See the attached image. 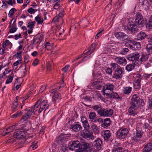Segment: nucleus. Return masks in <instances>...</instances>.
<instances>
[{"mask_svg": "<svg viewBox=\"0 0 152 152\" xmlns=\"http://www.w3.org/2000/svg\"><path fill=\"white\" fill-rule=\"evenodd\" d=\"M115 86L113 84L109 83H106L104 86L102 90L103 94L106 96L111 95V93L113 92Z\"/></svg>", "mask_w": 152, "mask_h": 152, "instance_id": "f257e3e1", "label": "nucleus"}, {"mask_svg": "<svg viewBox=\"0 0 152 152\" xmlns=\"http://www.w3.org/2000/svg\"><path fill=\"white\" fill-rule=\"evenodd\" d=\"M133 20H134V19L132 18H129V22L127 25V28L130 31L135 33L137 32L138 28L136 23L134 21H132Z\"/></svg>", "mask_w": 152, "mask_h": 152, "instance_id": "f03ea898", "label": "nucleus"}, {"mask_svg": "<svg viewBox=\"0 0 152 152\" xmlns=\"http://www.w3.org/2000/svg\"><path fill=\"white\" fill-rule=\"evenodd\" d=\"M129 132L127 128L122 127L117 132V135L119 138L124 139L127 137Z\"/></svg>", "mask_w": 152, "mask_h": 152, "instance_id": "7ed1b4c3", "label": "nucleus"}, {"mask_svg": "<svg viewBox=\"0 0 152 152\" xmlns=\"http://www.w3.org/2000/svg\"><path fill=\"white\" fill-rule=\"evenodd\" d=\"M96 46V44H92L90 47L89 48L88 51L86 52V53H88V55L85 56L78 63L80 64L89 58L91 57V54L94 52Z\"/></svg>", "mask_w": 152, "mask_h": 152, "instance_id": "20e7f679", "label": "nucleus"}, {"mask_svg": "<svg viewBox=\"0 0 152 152\" xmlns=\"http://www.w3.org/2000/svg\"><path fill=\"white\" fill-rule=\"evenodd\" d=\"M80 135L86 139H93L94 138L93 133L90 132L89 129H84L81 131L80 133Z\"/></svg>", "mask_w": 152, "mask_h": 152, "instance_id": "39448f33", "label": "nucleus"}, {"mask_svg": "<svg viewBox=\"0 0 152 152\" xmlns=\"http://www.w3.org/2000/svg\"><path fill=\"white\" fill-rule=\"evenodd\" d=\"M114 35L118 40H121L123 42L125 40H127L128 41L129 40L128 36L122 32H116Z\"/></svg>", "mask_w": 152, "mask_h": 152, "instance_id": "423d86ee", "label": "nucleus"}, {"mask_svg": "<svg viewBox=\"0 0 152 152\" xmlns=\"http://www.w3.org/2000/svg\"><path fill=\"white\" fill-rule=\"evenodd\" d=\"M136 132L134 133V139L136 142L139 141L143 136V132L142 130L138 127H137L136 129Z\"/></svg>", "mask_w": 152, "mask_h": 152, "instance_id": "0eeeda50", "label": "nucleus"}, {"mask_svg": "<svg viewBox=\"0 0 152 152\" xmlns=\"http://www.w3.org/2000/svg\"><path fill=\"white\" fill-rule=\"evenodd\" d=\"M140 56L139 53L136 52L128 55L127 58L129 60L132 61L133 63L135 64V62L138 61Z\"/></svg>", "mask_w": 152, "mask_h": 152, "instance_id": "6e6552de", "label": "nucleus"}, {"mask_svg": "<svg viewBox=\"0 0 152 152\" xmlns=\"http://www.w3.org/2000/svg\"><path fill=\"white\" fill-rule=\"evenodd\" d=\"M136 19L135 20V23L138 25L142 26L144 21V18L141 13L136 12L135 15Z\"/></svg>", "mask_w": 152, "mask_h": 152, "instance_id": "1a4fd4ad", "label": "nucleus"}, {"mask_svg": "<svg viewBox=\"0 0 152 152\" xmlns=\"http://www.w3.org/2000/svg\"><path fill=\"white\" fill-rule=\"evenodd\" d=\"M128 111L130 115L134 116L137 115L138 112V107L137 106L131 105L128 109Z\"/></svg>", "mask_w": 152, "mask_h": 152, "instance_id": "9d476101", "label": "nucleus"}, {"mask_svg": "<svg viewBox=\"0 0 152 152\" xmlns=\"http://www.w3.org/2000/svg\"><path fill=\"white\" fill-rule=\"evenodd\" d=\"M140 97L138 95L134 94L132 96L130 101L131 105L138 106L140 102Z\"/></svg>", "mask_w": 152, "mask_h": 152, "instance_id": "9b49d317", "label": "nucleus"}, {"mask_svg": "<svg viewBox=\"0 0 152 152\" xmlns=\"http://www.w3.org/2000/svg\"><path fill=\"white\" fill-rule=\"evenodd\" d=\"M27 111L26 113L21 118L20 120L21 121H26L27 120L29 119L31 115H35L34 111H31V110L30 109L27 110Z\"/></svg>", "mask_w": 152, "mask_h": 152, "instance_id": "f8f14e48", "label": "nucleus"}, {"mask_svg": "<svg viewBox=\"0 0 152 152\" xmlns=\"http://www.w3.org/2000/svg\"><path fill=\"white\" fill-rule=\"evenodd\" d=\"M43 39V35L42 34H39L35 37L32 40V44L36 45L38 43H40Z\"/></svg>", "mask_w": 152, "mask_h": 152, "instance_id": "ddd939ff", "label": "nucleus"}, {"mask_svg": "<svg viewBox=\"0 0 152 152\" xmlns=\"http://www.w3.org/2000/svg\"><path fill=\"white\" fill-rule=\"evenodd\" d=\"M123 70L122 68L119 66L115 70V73L113 75V78L118 79L121 77V75L122 74Z\"/></svg>", "mask_w": 152, "mask_h": 152, "instance_id": "4468645a", "label": "nucleus"}, {"mask_svg": "<svg viewBox=\"0 0 152 152\" xmlns=\"http://www.w3.org/2000/svg\"><path fill=\"white\" fill-rule=\"evenodd\" d=\"M114 60L117 63L123 66H125L127 63L126 60L124 57H117L114 58Z\"/></svg>", "mask_w": 152, "mask_h": 152, "instance_id": "2eb2a0df", "label": "nucleus"}, {"mask_svg": "<svg viewBox=\"0 0 152 152\" xmlns=\"http://www.w3.org/2000/svg\"><path fill=\"white\" fill-rule=\"evenodd\" d=\"M38 101H39V103L40 107V109L38 111V112L40 113L45 108L47 103V100H42V99H40Z\"/></svg>", "mask_w": 152, "mask_h": 152, "instance_id": "dca6fc26", "label": "nucleus"}, {"mask_svg": "<svg viewBox=\"0 0 152 152\" xmlns=\"http://www.w3.org/2000/svg\"><path fill=\"white\" fill-rule=\"evenodd\" d=\"M80 142L78 140L72 141L70 142V145L68 147L69 149L73 150L75 148H77L79 146Z\"/></svg>", "mask_w": 152, "mask_h": 152, "instance_id": "f3484780", "label": "nucleus"}, {"mask_svg": "<svg viewBox=\"0 0 152 152\" xmlns=\"http://www.w3.org/2000/svg\"><path fill=\"white\" fill-rule=\"evenodd\" d=\"M111 133L109 130H105L102 132L101 134L105 140H108L111 136Z\"/></svg>", "mask_w": 152, "mask_h": 152, "instance_id": "a211bd4d", "label": "nucleus"}, {"mask_svg": "<svg viewBox=\"0 0 152 152\" xmlns=\"http://www.w3.org/2000/svg\"><path fill=\"white\" fill-rule=\"evenodd\" d=\"M25 136V134L23 131H17L14 134V137L17 139H22Z\"/></svg>", "mask_w": 152, "mask_h": 152, "instance_id": "6ab92c4d", "label": "nucleus"}, {"mask_svg": "<svg viewBox=\"0 0 152 152\" xmlns=\"http://www.w3.org/2000/svg\"><path fill=\"white\" fill-rule=\"evenodd\" d=\"M16 20V19L15 18L12 19V20L10 22V27H11V24L12 23V22L13 21V23L12 25V27L10 30V32L11 33H13L15 32L17 30V28L16 27V24L15 22Z\"/></svg>", "mask_w": 152, "mask_h": 152, "instance_id": "aec40b11", "label": "nucleus"}, {"mask_svg": "<svg viewBox=\"0 0 152 152\" xmlns=\"http://www.w3.org/2000/svg\"><path fill=\"white\" fill-rule=\"evenodd\" d=\"M91 128L92 132L95 134H98L99 133V128L94 123L91 126Z\"/></svg>", "mask_w": 152, "mask_h": 152, "instance_id": "412c9836", "label": "nucleus"}, {"mask_svg": "<svg viewBox=\"0 0 152 152\" xmlns=\"http://www.w3.org/2000/svg\"><path fill=\"white\" fill-rule=\"evenodd\" d=\"M18 129H19V128L17 127V126L16 125L12 126L7 129L6 131L7 132L5 133L4 135H7L9 136L10 135V132Z\"/></svg>", "mask_w": 152, "mask_h": 152, "instance_id": "4be33fe9", "label": "nucleus"}, {"mask_svg": "<svg viewBox=\"0 0 152 152\" xmlns=\"http://www.w3.org/2000/svg\"><path fill=\"white\" fill-rule=\"evenodd\" d=\"M72 129L75 132H79L82 129V126L78 123L71 125Z\"/></svg>", "mask_w": 152, "mask_h": 152, "instance_id": "5701e85b", "label": "nucleus"}, {"mask_svg": "<svg viewBox=\"0 0 152 152\" xmlns=\"http://www.w3.org/2000/svg\"><path fill=\"white\" fill-rule=\"evenodd\" d=\"M18 97H16V100L14 101L12 104L11 106L12 111L14 112L18 110Z\"/></svg>", "mask_w": 152, "mask_h": 152, "instance_id": "b1692460", "label": "nucleus"}, {"mask_svg": "<svg viewBox=\"0 0 152 152\" xmlns=\"http://www.w3.org/2000/svg\"><path fill=\"white\" fill-rule=\"evenodd\" d=\"M82 147L83 148L84 150L89 151L90 152L93 151V149L92 147H90L88 143L86 142L83 143Z\"/></svg>", "mask_w": 152, "mask_h": 152, "instance_id": "393cba45", "label": "nucleus"}, {"mask_svg": "<svg viewBox=\"0 0 152 152\" xmlns=\"http://www.w3.org/2000/svg\"><path fill=\"white\" fill-rule=\"evenodd\" d=\"M152 150V143H148L145 145L143 152H149Z\"/></svg>", "mask_w": 152, "mask_h": 152, "instance_id": "a878e982", "label": "nucleus"}, {"mask_svg": "<svg viewBox=\"0 0 152 152\" xmlns=\"http://www.w3.org/2000/svg\"><path fill=\"white\" fill-rule=\"evenodd\" d=\"M111 121L109 118H106L104 119L103 122L101 124V126L104 128H106L109 126Z\"/></svg>", "mask_w": 152, "mask_h": 152, "instance_id": "bb28decb", "label": "nucleus"}, {"mask_svg": "<svg viewBox=\"0 0 152 152\" xmlns=\"http://www.w3.org/2000/svg\"><path fill=\"white\" fill-rule=\"evenodd\" d=\"M132 88L130 86H125L123 88L122 91L124 94L126 95H129L132 92Z\"/></svg>", "mask_w": 152, "mask_h": 152, "instance_id": "cd10ccee", "label": "nucleus"}, {"mask_svg": "<svg viewBox=\"0 0 152 152\" xmlns=\"http://www.w3.org/2000/svg\"><path fill=\"white\" fill-rule=\"evenodd\" d=\"M147 36L145 33L140 32L136 36V39L138 40H142L144 39L145 37Z\"/></svg>", "mask_w": 152, "mask_h": 152, "instance_id": "c85d7f7f", "label": "nucleus"}, {"mask_svg": "<svg viewBox=\"0 0 152 152\" xmlns=\"http://www.w3.org/2000/svg\"><path fill=\"white\" fill-rule=\"evenodd\" d=\"M128 42L132 44L134 47V48L140 49L141 47V44L139 42L129 39L128 40Z\"/></svg>", "mask_w": 152, "mask_h": 152, "instance_id": "c756f323", "label": "nucleus"}, {"mask_svg": "<svg viewBox=\"0 0 152 152\" xmlns=\"http://www.w3.org/2000/svg\"><path fill=\"white\" fill-rule=\"evenodd\" d=\"M133 77L134 79V82H140L142 79V77L140 74H134Z\"/></svg>", "mask_w": 152, "mask_h": 152, "instance_id": "7c9ffc66", "label": "nucleus"}, {"mask_svg": "<svg viewBox=\"0 0 152 152\" xmlns=\"http://www.w3.org/2000/svg\"><path fill=\"white\" fill-rule=\"evenodd\" d=\"M89 117L90 121L92 122H96V115L95 113L91 112L89 114Z\"/></svg>", "mask_w": 152, "mask_h": 152, "instance_id": "2f4dec72", "label": "nucleus"}, {"mask_svg": "<svg viewBox=\"0 0 152 152\" xmlns=\"http://www.w3.org/2000/svg\"><path fill=\"white\" fill-rule=\"evenodd\" d=\"M35 23H36L35 21L30 22L28 23L27 27L28 28H29L28 30V34H30L32 33L33 28L34 26V24Z\"/></svg>", "mask_w": 152, "mask_h": 152, "instance_id": "473e14b6", "label": "nucleus"}, {"mask_svg": "<svg viewBox=\"0 0 152 152\" xmlns=\"http://www.w3.org/2000/svg\"><path fill=\"white\" fill-rule=\"evenodd\" d=\"M2 46L4 49H5L7 46H8L9 48L10 49L12 47V44L8 40H6L5 42L3 43Z\"/></svg>", "mask_w": 152, "mask_h": 152, "instance_id": "72a5a7b5", "label": "nucleus"}, {"mask_svg": "<svg viewBox=\"0 0 152 152\" xmlns=\"http://www.w3.org/2000/svg\"><path fill=\"white\" fill-rule=\"evenodd\" d=\"M145 48L148 54L152 53V43H148L145 45Z\"/></svg>", "mask_w": 152, "mask_h": 152, "instance_id": "f704fd0d", "label": "nucleus"}, {"mask_svg": "<svg viewBox=\"0 0 152 152\" xmlns=\"http://www.w3.org/2000/svg\"><path fill=\"white\" fill-rule=\"evenodd\" d=\"M113 113V111L112 109H105L104 117L111 116Z\"/></svg>", "mask_w": 152, "mask_h": 152, "instance_id": "c9c22d12", "label": "nucleus"}, {"mask_svg": "<svg viewBox=\"0 0 152 152\" xmlns=\"http://www.w3.org/2000/svg\"><path fill=\"white\" fill-rule=\"evenodd\" d=\"M108 96H109L111 98H115L118 100H121L122 99L121 97L119 96L118 93L116 92L113 93V92L111 93V95Z\"/></svg>", "mask_w": 152, "mask_h": 152, "instance_id": "e433bc0d", "label": "nucleus"}, {"mask_svg": "<svg viewBox=\"0 0 152 152\" xmlns=\"http://www.w3.org/2000/svg\"><path fill=\"white\" fill-rule=\"evenodd\" d=\"M23 113V112L21 111H18L15 114L12 115L11 117L12 118H16L18 117L21 116Z\"/></svg>", "mask_w": 152, "mask_h": 152, "instance_id": "4c0bfd02", "label": "nucleus"}, {"mask_svg": "<svg viewBox=\"0 0 152 152\" xmlns=\"http://www.w3.org/2000/svg\"><path fill=\"white\" fill-rule=\"evenodd\" d=\"M61 95L60 93L58 92H55L52 98L53 100L54 101H56V99H60L61 97Z\"/></svg>", "mask_w": 152, "mask_h": 152, "instance_id": "58836bf2", "label": "nucleus"}, {"mask_svg": "<svg viewBox=\"0 0 152 152\" xmlns=\"http://www.w3.org/2000/svg\"><path fill=\"white\" fill-rule=\"evenodd\" d=\"M135 66L132 64H128L126 67L125 69L128 72L132 71L134 68Z\"/></svg>", "mask_w": 152, "mask_h": 152, "instance_id": "ea45409f", "label": "nucleus"}, {"mask_svg": "<svg viewBox=\"0 0 152 152\" xmlns=\"http://www.w3.org/2000/svg\"><path fill=\"white\" fill-rule=\"evenodd\" d=\"M39 101H38L35 104L31 107V108L30 109V110H31V111H34L35 114L36 111L37 110H36V109L38 107V106L39 105Z\"/></svg>", "mask_w": 152, "mask_h": 152, "instance_id": "a19ab883", "label": "nucleus"}, {"mask_svg": "<svg viewBox=\"0 0 152 152\" xmlns=\"http://www.w3.org/2000/svg\"><path fill=\"white\" fill-rule=\"evenodd\" d=\"M35 20L37 22V24H42L44 21L43 18H41L39 16L36 17L35 18Z\"/></svg>", "mask_w": 152, "mask_h": 152, "instance_id": "79ce46f5", "label": "nucleus"}, {"mask_svg": "<svg viewBox=\"0 0 152 152\" xmlns=\"http://www.w3.org/2000/svg\"><path fill=\"white\" fill-rule=\"evenodd\" d=\"M105 110V109H102L101 108L99 110V111H97V112L100 116L104 117Z\"/></svg>", "mask_w": 152, "mask_h": 152, "instance_id": "37998d69", "label": "nucleus"}, {"mask_svg": "<svg viewBox=\"0 0 152 152\" xmlns=\"http://www.w3.org/2000/svg\"><path fill=\"white\" fill-rule=\"evenodd\" d=\"M53 46V44H50L49 42H46L45 43V48L48 50H50L52 48Z\"/></svg>", "mask_w": 152, "mask_h": 152, "instance_id": "c03bdc74", "label": "nucleus"}, {"mask_svg": "<svg viewBox=\"0 0 152 152\" xmlns=\"http://www.w3.org/2000/svg\"><path fill=\"white\" fill-rule=\"evenodd\" d=\"M37 11V10L30 7L27 10V12L31 14H34Z\"/></svg>", "mask_w": 152, "mask_h": 152, "instance_id": "a18cd8bd", "label": "nucleus"}, {"mask_svg": "<svg viewBox=\"0 0 152 152\" xmlns=\"http://www.w3.org/2000/svg\"><path fill=\"white\" fill-rule=\"evenodd\" d=\"M148 57L147 55L146 54H142L140 58V61L141 62L146 61L147 60Z\"/></svg>", "mask_w": 152, "mask_h": 152, "instance_id": "49530a36", "label": "nucleus"}, {"mask_svg": "<svg viewBox=\"0 0 152 152\" xmlns=\"http://www.w3.org/2000/svg\"><path fill=\"white\" fill-rule=\"evenodd\" d=\"M134 87L135 89H140V82L134 81Z\"/></svg>", "mask_w": 152, "mask_h": 152, "instance_id": "de8ad7c7", "label": "nucleus"}, {"mask_svg": "<svg viewBox=\"0 0 152 152\" xmlns=\"http://www.w3.org/2000/svg\"><path fill=\"white\" fill-rule=\"evenodd\" d=\"M110 66H111V67L113 68V70H115L120 66L117 63H112L110 64Z\"/></svg>", "mask_w": 152, "mask_h": 152, "instance_id": "09e8293b", "label": "nucleus"}, {"mask_svg": "<svg viewBox=\"0 0 152 152\" xmlns=\"http://www.w3.org/2000/svg\"><path fill=\"white\" fill-rule=\"evenodd\" d=\"M64 83L63 80H62L60 84L59 83L56 84V87L58 88V89H60L61 88L63 87L64 86Z\"/></svg>", "mask_w": 152, "mask_h": 152, "instance_id": "8fccbe9b", "label": "nucleus"}, {"mask_svg": "<svg viewBox=\"0 0 152 152\" xmlns=\"http://www.w3.org/2000/svg\"><path fill=\"white\" fill-rule=\"evenodd\" d=\"M143 127L145 129H148L150 130L151 128L150 125L148 123H144L143 125Z\"/></svg>", "mask_w": 152, "mask_h": 152, "instance_id": "3c124183", "label": "nucleus"}, {"mask_svg": "<svg viewBox=\"0 0 152 152\" xmlns=\"http://www.w3.org/2000/svg\"><path fill=\"white\" fill-rule=\"evenodd\" d=\"M13 79V77L11 76H9L8 78L6 81L5 83L8 84L12 82Z\"/></svg>", "mask_w": 152, "mask_h": 152, "instance_id": "603ef678", "label": "nucleus"}, {"mask_svg": "<svg viewBox=\"0 0 152 152\" xmlns=\"http://www.w3.org/2000/svg\"><path fill=\"white\" fill-rule=\"evenodd\" d=\"M147 27L150 28L152 27V15L151 16L149 22L146 25Z\"/></svg>", "mask_w": 152, "mask_h": 152, "instance_id": "864d4df0", "label": "nucleus"}, {"mask_svg": "<svg viewBox=\"0 0 152 152\" xmlns=\"http://www.w3.org/2000/svg\"><path fill=\"white\" fill-rule=\"evenodd\" d=\"M148 109H152V97H150L148 101Z\"/></svg>", "mask_w": 152, "mask_h": 152, "instance_id": "5fc2aeb1", "label": "nucleus"}, {"mask_svg": "<svg viewBox=\"0 0 152 152\" xmlns=\"http://www.w3.org/2000/svg\"><path fill=\"white\" fill-rule=\"evenodd\" d=\"M15 10H16L15 8H12L10 10L8 14L9 17H11L14 14Z\"/></svg>", "mask_w": 152, "mask_h": 152, "instance_id": "6e6d98bb", "label": "nucleus"}, {"mask_svg": "<svg viewBox=\"0 0 152 152\" xmlns=\"http://www.w3.org/2000/svg\"><path fill=\"white\" fill-rule=\"evenodd\" d=\"M83 125L84 129H89L90 126L88 121L83 123Z\"/></svg>", "mask_w": 152, "mask_h": 152, "instance_id": "4d7b16f0", "label": "nucleus"}, {"mask_svg": "<svg viewBox=\"0 0 152 152\" xmlns=\"http://www.w3.org/2000/svg\"><path fill=\"white\" fill-rule=\"evenodd\" d=\"M58 89V88L56 87V88H54L52 87H51L50 88V93L52 94H53L55 92H56V91H57V90Z\"/></svg>", "mask_w": 152, "mask_h": 152, "instance_id": "13d9d810", "label": "nucleus"}, {"mask_svg": "<svg viewBox=\"0 0 152 152\" xmlns=\"http://www.w3.org/2000/svg\"><path fill=\"white\" fill-rule=\"evenodd\" d=\"M122 148L121 147H118L113 149L112 152H121Z\"/></svg>", "mask_w": 152, "mask_h": 152, "instance_id": "bf43d9fd", "label": "nucleus"}, {"mask_svg": "<svg viewBox=\"0 0 152 152\" xmlns=\"http://www.w3.org/2000/svg\"><path fill=\"white\" fill-rule=\"evenodd\" d=\"M47 70L48 72L50 71L52 69V66L51 63L50 62H48L47 64Z\"/></svg>", "mask_w": 152, "mask_h": 152, "instance_id": "052dcab7", "label": "nucleus"}, {"mask_svg": "<svg viewBox=\"0 0 152 152\" xmlns=\"http://www.w3.org/2000/svg\"><path fill=\"white\" fill-rule=\"evenodd\" d=\"M92 108L95 110L97 111H99L101 108V106H99L98 105H96L93 106L92 107Z\"/></svg>", "mask_w": 152, "mask_h": 152, "instance_id": "680f3d73", "label": "nucleus"}, {"mask_svg": "<svg viewBox=\"0 0 152 152\" xmlns=\"http://www.w3.org/2000/svg\"><path fill=\"white\" fill-rule=\"evenodd\" d=\"M22 53V52H20L15 54V56L16 57L20 59V60H22V58L21 56Z\"/></svg>", "mask_w": 152, "mask_h": 152, "instance_id": "e2e57ef3", "label": "nucleus"}, {"mask_svg": "<svg viewBox=\"0 0 152 152\" xmlns=\"http://www.w3.org/2000/svg\"><path fill=\"white\" fill-rule=\"evenodd\" d=\"M67 148L65 145H63L61 147V152H65L67 150Z\"/></svg>", "mask_w": 152, "mask_h": 152, "instance_id": "0e129e2a", "label": "nucleus"}, {"mask_svg": "<svg viewBox=\"0 0 152 152\" xmlns=\"http://www.w3.org/2000/svg\"><path fill=\"white\" fill-rule=\"evenodd\" d=\"M6 2L8 4L12 6L13 4L15 3V0H9L8 1H6Z\"/></svg>", "mask_w": 152, "mask_h": 152, "instance_id": "69168bd1", "label": "nucleus"}, {"mask_svg": "<svg viewBox=\"0 0 152 152\" xmlns=\"http://www.w3.org/2000/svg\"><path fill=\"white\" fill-rule=\"evenodd\" d=\"M37 147V145L36 142H33V144L30 146V148H32L33 149H34L36 148Z\"/></svg>", "mask_w": 152, "mask_h": 152, "instance_id": "338daca9", "label": "nucleus"}, {"mask_svg": "<svg viewBox=\"0 0 152 152\" xmlns=\"http://www.w3.org/2000/svg\"><path fill=\"white\" fill-rule=\"evenodd\" d=\"M147 40L149 42H152V35L149 34L147 35Z\"/></svg>", "mask_w": 152, "mask_h": 152, "instance_id": "774afa93", "label": "nucleus"}]
</instances>
